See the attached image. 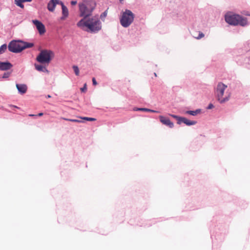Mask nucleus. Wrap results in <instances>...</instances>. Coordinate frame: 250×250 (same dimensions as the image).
<instances>
[{
  "instance_id": "nucleus-1",
  "label": "nucleus",
  "mask_w": 250,
  "mask_h": 250,
  "mask_svg": "<svg viewBox=\"0 0 250 250\" xmlns=\"http://www.w3.org/2000/svg\"><path fill=\"white\" fill-rule=\"evenodd\" d=\"M77 25L81 29L90 32H98L102 28L101 23L98 16L83 18Z\"/></svg>"
},
{
  "instance_id": "nucleus-2",
  "label": "nucleus",
  "mask_w": 250,
  "mask_h": 250,
  "mask_svg": "<svg viewBox=\"0 0 250 250\" xmlns=\"http://www.w3.org/2000/svg\"><path fill=\"white\" fill-rule=\"evenodd\" d=\"M80 16L86 18L90 17L96 6L94 0H83L79 3Z\"/></svg>"
},
{
  "instance_id": "nucleus-3",
  "label": "nucleus",
  "mask_w": 250,
  "mask_h": 250,
  "mask_svg": "<svg viewBox=\"0 0 250 250\" xmlns=\"http://www.w3.org/2000/svg\"><path fill=\"white\" fill-rule=\"evenodd\" d=\"M34 44L31 42H27L21 41H12L8 44V49L13 53H19L23 50L32 47Z\"/></svg>"
},
{
  "instance_id": "nucleus-4",
  "label": "nucleus",
  "mask_w": 250,
  "mask_h": 250,
  "mask_svg": "<svg viewBox=\"0 0 250 250\" xmlns=\"http://www.w3.org/2000/svg\"><path fill=\"white\" fill-rule=\"evenodd\" d=\"M225 21L227 23L232 25H240L244 26L247 24V20L246 18L236 14L230 13L226 14Z\"/></svg>"
},
{
  "instance_id": "nucleus-5",
  "label": "nucleus",
  "mask_w": 250,
  "mask_h": 250,
  "mask_svg": "<svg viewBox=\"0 0 250 250\" xmlns=\"http://www.w3.org/2000/svg\"><path fill=\"white\" fill-rule=\"evenodd\" d=\"M54 57V53L52 51L44 49L40 52L36 60L41 63L48 64Z\"/></svg>"
},
{
  "instance_id": "nucleus-6",
  "label": "nucleus",
  "mask_w": 250,
  "mask_h": 250,
  "mask_svg": "<svg viewBox=\"0 0 250 250\" xmlns=\"http://www.w3.org/2000/svg\"><path fill=\"white\" fill-rule=\"evenodd\" d=\"M134 17V14L130 10L126 9L122 13L120 23L124 27H127L133 22Z\"/></svg>"
},
{
  "instance_id": "nucleus-7",
  "label": "nucleus",
  "mask_w": 250,
  "mask_h": 250,
  "mask_svg": "<svg viewBox=\"0 0 250 250\" xmlns=\"http://www.w3.org/2000/svg\"><path fill=\"white\" fill-rule=\"evenodd\" d=\"M227 88V85L224 84L222 83H219L216 88L215 93L217 98V100L221 103H224L228 101L230 98V94L227 96L223 98L225 90Z\"/></svg>"
},
{
  "instance_id": "nucleus-8",
  "label": "nucleus",
  "mask_w": 250,
  "mask_h": 250,
  "mask_svg": "<svg viewBox=\"0 0 250 250\" xmlns=\"http://www.w3.org/2000/svg\"><path fill=\"white\" fill-rule=\"evenodd\" d=\"M33 22L36 26L40 35H42L45 32V26L41 21L38 20H33Z\"/></svg>"
},
{
  "instance_id": "nucleus-9",
  "label": "nucleus",
  "mask_w": 250,
  "mask_h": 250,
  "mask_svg": "<svg viewBox=\"0 0 250 250\" xmlns=\"http://www.w3.org/2000/svg\"><path fill=\"white\" fill-rule=\"evenodd\" d=\"M62 1L59 0H50L47 4V9L49 11L53 12L57 4L61 5Z\"/></svg>"
},
{
  "instance_id": "nucleus-10",
  "label": "nucleus",
  "mask_w": 250,
  "mask_h": 250,
  "mask_svg": "<svg viewBox=\"0 0 250 250\" xmlns=\"http://www.w3.org/2000/svg\"><path fill=\"white\" fill-rule=\"evenodd\" d=\"M161 122L167 126H168L170 128H172L174 126L173 123L170 121V120L163 116L159 117Z\"/></svg>"
},
{
  "instance_id": "nucleus-11",
  "label": "nucleus",
  "mask_w": 250,
  "mask_h": 250,
  "mask_svg": "<svg viewBox=\"0 0 250 250\" xmlns=\"http://www.w3.org/2000/svg\"><path fill=\"white\" fill-rule=\"evenodd\" d=\"M16 87L20 93L23 94L25 93L27 90V86L25 84H16Z\"/></svg>"
},
{
  "instance_id": "nucleus-12",
  "label": "nucleus",
  "mask_w": 250,
  "mask_h": 250,
  "mask_svg": "<svg viewBox=\"0 0 250 250\" xmlns=\"http://www.w3.org/2000/svg\"><path fill=\"white\" fill-rule=\"evenodd\" d=\"M61 5L62 8V17H61V19L63 20L65 19L68 16V10L67 8L63 4V3L62 2L61 3Z\"/></svg>"
},
{
  "instance_id": "nucleus-13",
  "label": "nucleus",
  "mask_w": 250,
  "mask_h": 250,
  "mask_svg": "<svg viewBox=\"0 0 250 250\" xmlns=\"http://www.w3.org/2000/svg\"><path fill=\"white\" fill-rule=\"evenodd\" d=\"M12 65L8 62H0V70H6L10 69Z\"/></svg>"
},
{
  "instance_id": "nucleus-14",
  "label": "nucleus",
  "mask_w": 250,
  "mask_h": 250,
  "mask_svg": "<svg viewBox=\"0 0 250 250\" xmlns=\"http://www.w3.org/2000/svg\"><path fill=\"white\" fill-rule=\"evenodd\" d=\"M179 121H180V124L182 122L187 125H194L197 123L196 121L189 120L185 117H182L181 120Z\"/></svg>"
},
{
  "instance_id": "nucleus-15",
  "label": "nucleus",
  "mask_w": 250,
  "mask_h": 250,
  "mask_svg": "<svg viewBox=\"0 0 250 250\" xmlns=\"http://www.w3.org/2000/svg\"><path fill=\"white\" fill-rule=\"evenodd\" d=\"M35 67L36 70L39 71H42L43 72H46L47 73L49 72L48 70L46 68V67L42 65L35 64Z\"/></svg>"
},
{
  "instance_id": "nucleus-16",
  "label": "nucleus",
  "mask_w": 250,
  "mask_h": 250,
  "mask_svg": "<svg viewBox=\"0 0 250 250\" xmlns=\"http://www.w3.org/2000/svg\"><path fill=\"white\" fill-rule=\"evenodd\" d=\"M200 112V109H197V110H196L195 111L189 110V111H186V113L187 114H189V115H192V116H195L197 114L199 113Z\"/></svg>"
},
{
  "instance_id": "nucleus-17",
  "label": "nucleus",
  "mask_w": 250,
  "mask_h": 250,
  "mask_svg": "<svg viewBox=\"0 0 250 250\" xmlns=\"http://www.w3.org/2000/svg\"><path fill=\"white\" fill-rule=\"evenodd\" d=\"M22 2H24V1H22L21 0H15V3L21 8H24V5L22 4Z\"/></svg>"
},
{
  "instance_id": "nucleus-18",
  "label": "nucleus",
  "mask_w": 250,
  "mask_h": 250,
  "mask_svg": "<svg viewBox=\"0 0 250 250\" xmlns=\"http://www.w3.org/2000/svg\"><path fill=\"white\" fill-rule=\"evenodd\" d=\"M61 119L64 120H65V121H70V122H75V123H81L82 122L80 120H76V119H67V118H62Z\"/></svg>"
},
{
  "instance_id": "nucleus-19",
  "label": "nucleus",
  "mask_w": 250,
  "mask_h": 250,
  "mask_svg": "<svg viewBox=\"0 0 250 250\" xmlns=\"http://www.w3.org/2000/svg\"><path fill=\"white\" fill-rule=\"evenodd\" d=\"M6 48H7V45L6 44H4L2 45L0 47V52L1 53H2L6 50Z\"/></svg>"
},
{
  "instance_id": "nucleus-20",
  "label": "nucleus",
  "mask_w": 250,
  "mask_h": 250,
  "mask_svg": "<svg viewBox=\"0 0 250 250\" xmlns=\"http://www.w3.org/2000/svg\"><path fill=\"white\" fill-rule=\"evenodd\" d=\"M73 70L76 75L78 76L79 75V69L77 66L74 65L73 66Z\"/></svg>"
},
{
  "instance_id": "nucleus-21",
  "label": "nucleus",
  "mask_w": 250,
  "mask_h": 250,
  "mask_svg": "<svg viewBox=\"0 0 250 250\" xmlns=\"http://www.w3.org/2000/svg\"><path fill=\"white\" fill-rule=\"evenodd\" d=\"M171 117H172L173 118L176 119L177 120V123L178 124H180V121L179 120H181V117H179L177 115H170Z\"/></svg>"
},
{
  "instance_id": "nucleus-22",
  "label": "nucleus",
  "mask_w": 250,
  "mask_h": 250,
  "mask_svg": "<svg viewBox=\"0 0 250 250\" xmlns=\"http://www.w3.org/2000/svg\"><path fill=\"white\" fill-rule=\"evenodd\" d=\"M81 118L83 120L88 121H95L96 120L95 118H90V117H83V118Z\"/></svg>"
},
{
  "instance_id": "nucleus-23",
  "label": "nucleus",
  "mask_w": 250,
  "mask_h": 250,
  "mask_svg": "<svg viewBox=\"0 0 250 250\" xmlns=\"http://www.w3.org/2000/svg\"><path fill=\"white\" fill-rule=\"evenodd\" d=\"M107 15V12L104 11V13H103L101 15V18L103 20L104 18Z\"/></svg>"
},
{
  "instance_id": "nucleus-24",
  "label": "nucleus",
  "mask_w": 250,
  "mask_h": 250,
  "mask_svg": "<svg viewBox=\"0 0 250 250\" xmlns=\"http://www.w3.org/2000/svg\"><path fill=\"white\" fill-rule=\"evenodd\" d=\"M137 110H140V111H150V109H148V108H138Z\"/></svg>"
},
{
  "instance_id": "nucleus-25",
  "label": "nucleus",
  "mask_w": 250,
  "mask_h": 250,
  "mask_svg": "<svg viewBox=\"0 0 250 250\" xmlns=\"http://www.w3.org/2000/svg\"><path fill=\"white\" fill-rule=\"evenodd\" d=\"M10 75V73H8V72L5 73H4V74L2 76V78H7L9 77Z\"/></svg>"
},
{
  "instance_id": "nucleus-26",
  "label": "nucleus",
  "mask_w": 250,
  "mask_h": 250,
  "mask_svg": "<svg viewBox=\"0 0 250 250\" xmlns=\"http://www.w3.org/2000/svg\"><path fill=\"white\" fill-rule=\"evenodd\" d=\"M86 84H85L84 86L81 88V90L82 92H84L86 90Z\"/></svg>"
},
{
  "instance_id": "nucleus-27",
  "label": "nucleus",
  "mask_w": 250,
  "mask_h": 250,
  "mask_svg": "<svg viewBox=\"0 0 250 250\" xmlns=\"http://www.w3.org/2000/svg\"><path fill=\"white\" fill-rule=\"evenodd\" d=\"M204 36V34L203 33L200 32L199 33V35L198 37H196V38L197 39H200L203 38Z\"/></svg>"
},
{
  "instance_id": "nucleus-28",
  "label": "nucleus",
  "mask_w": 250,
  "mask_h": 250,
  "mask_svg": "<svg viewBox=\"0 0 250 250\" xmlns=\"http://www.w3.org/2000/svg\"><path fill=\"white\" fill-rule=\"evenodd\" d=\"M92 83L93 85H96L97 84V82L95 78H92Z\"/></svg>"
},
{
  "instance_id": "nucleus-29",
  "label": "nucleus",
  "mask_w": 250,
  "mask_h": 250,
  "mask_svg": "<svg viewBox=\"0 0 250 250\" xmlns=\"http://www.w3.org/2000/svg\"><path fill=\"white\" fill-rule=\"evenodd\" d=\"M77 3V1L76 0H72L71 1V4L72 5H75Z\"/></svg>"
},
{
  "instance_id": "nucleus-30",
  "label": "nucleus",
  "mask_w": 250,
  "mask_h": 250,
  "mask_svg": "<svg viewBox=\"0 0 250 250\" xmlns=\"http://www.w3.org/2000/svg\"><path fill=\"white\" fill-rule=\"evenodd\" d=\"M213 107V105L212 104H210L208 105V109H211Z\"/></svg>"
},
{
  "instance_id": "nucleus-31",
  "label": "nucleus",
  "mask_w": 250,
  "mask_h": 250,
  "mask_svg": "<svg viewBox=\"0 0 250 250\" xmlns=\"http://www.w3.org/2000/svg\"><path fill=\"white\" fill-rule=\"evenodd\" d=\"M21 0L22 1H24V2H30L32 0Z\"/></svg>"
},
{
  "instance_id": "nucleus-32",
  "label": "nucleus",
  "mask_w": 250,
  "mask_h": 250,
  "mask_svg": "<svg viewBox=\"0 0 250 250\" xmlns=\"http://www.w3.org/2000/svg\"><path fill=\"white\" fill-rule=\"evenodd\" d=\"M42 115H43V113H40L38 115V116H42Z\"/></svg>"
},
{
  "instance_id": "nucleus-33",
  "label": "nucleus",
  "mask_w": 250,
  "mask_h": 250,
  "mask_svg": "<svg viewBox=\"0 0 250 250\" xmlns=\"http://www.w3.org/2000/svg\"><path fill=\"white\" fill-rule=\"evenodd\" d=\"M149 112H158V111H155V110H151L150 109V111H149Z\"/></svg>"
},
{
  "instance_id": "nucleus-34",
  "label": "nucleus",
  "mask_w": 250,
  "mask_h": 250,
  "mask_svg": "<svg viewBox=\"0 0 250 250\" xmlns=\"http://www.w3.org/2000/svg\"><path fill=\"white\" fill-rule=\"evenodd\" d=\"M10 106H11V107H15V108H18V107L17 106H16V105H10Z\"/></svg>"
},
{
  "instance_id": "nucleus-35",
  "label": "nucleus",
  "mask_w": 250,
  "mask_h": 250,
  "mask_svg": "<svg viewBox=\"0 0 250 250\" xmlns=\"http://www.w3.org/2000/svg\"><path fill=\"white\" fill-rule=\"evenodd\" d=\"M29 116H31V117H33V116H35L36 115L34 114H29Z\"/></svg>"
},
{
  "instance_id": "nucleus-36",
  "label": "nucleus",
  "mask_w": 250,
  "mask_h": 250,
  "mask_svg": "<svg viewBox=\"0 0 250 250\" xmlns=\"http://www.w3.org/2000/svg\"><path fill=\"white\" fill-rule=\"evenodd\" d=\"M48 98H50V95H48Z\"/></svg>"
},
{
  "instance_id": "nucleus-37",
  "label": "nucleus",
  "mask_w": 250,
  "mask_h": 250,
  "mask_svg": "<svg viewBox=\"0 0 250 250\" xmlns=\"http://www.w3.org/2000/svg\"><path fill=\"white\" fill-rule=\"evenodd\" d=\"M0 54H1V53L0 52Z\"/></svg>"
}]
</instances>
